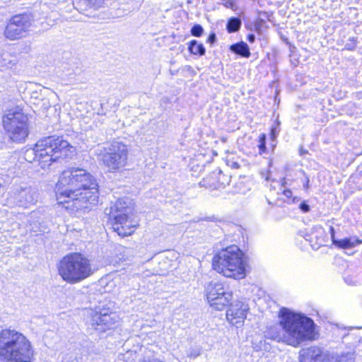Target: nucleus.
I'll list each match as a JSON object with an SVG mask.
<instances>
[{
    "label": "nucleus",
    "mask_w": 362,
    "mask_h": 362,
    "mask_svg": "<svg viewBox=\"0 0 362 362\" xmlns=\"http://www.w3.org/2000/svg\"><path fill=\"white\" fill-rule=\"evenodd\" d=\"M280 326L271 327L265 337L278 342H284L294 347L305 341L315 339L314 320L302 313L282 308L279 313Z\"/></svg>",
    "instance_id": "obj_1"
},
{
    "label": "nucleus",
    "mask_w": 362,
    "mask_h": 362,
    "mask_svg": "<svg viewBox=\"0 0 362 362\" xmlns=\"http://www.w3.org/2000/svg\"><path fill=\"white\" fill-rule=\"evenodd\" d=\"M76 148L63 136L52 135L37 141L34 148L25 152V160L30 163L37 160L42 169H47L54 163L71 159Z\"/></svg>",
    "instance_id": "obj_2"
},
{
    "label": "nucleus",
    "mask_w": 362,
    "mask_h": 362,
    "mask_svg": "<svg viewBox=\"0 0 362 362\" xmlns=\"http://www.w3.org/2000/svg\"><path fill=\"white\" fill-rule=\"evenodd\" d=\"M34 349L22 333L14 329L0 332V359L4 362H31Z\"/></svg>",
    "instance_id": "obj_3"
},
{
    "label": "nucleus",
    "mask_w": 362,
    "mask_h": 362,
    "mask_svg": "<svg viewBox=\"0 0 362 362\" xmlns=\"http://www.w3.org/2000/svg\"><path fill=\"white\" fill-rule=\"evenodd\" d=\"M245 257L238 246L233 245L222 249L214 255L212 267L217 272L235 279L245 276Z\"/></svg>",
    "instance_id": "obj_4"
},
{
    "label": "nucleus",
    "mask_w": 362,
    "mask_h": 362,
    "mask_svg": "<svg viewBox=\"0 0 362 362\" xmlns=\"http://www.w3.org/2000/svg\"><path fill=\"white\" fill-rule=\"evenodd\" d=\"M95 180L84 169L78 168L66 169L62 172L56 185L57 199L61 203H69L68 198Z\"/></svg>",
    "instance_id": "obj_5"
},
{
    "label": "nucleus",
    "mask_w": 362,
    "mask_h": 362,
    "mask_svg": "<svg viewBox=\"0 0 362 362\" xmlns=\"http://www.w3.org/2000/svg\"><path fill=\"white\" fill-rule=\"evenodd\" d=\"M62 279L74 284L82 281L93 273L90 260L79 252H71L64 256L58 267Z\"/></svg>",
    "instance_id": "obj_6"
},
{
    "label": "nucleus",
    "mask_w": 362,
    "mask_h": 362,
    "mask_svg": "<svg viewBox=\"0 0 362 362\" xmlns=\"http://www.w3.org/2000/svg\"><path fill=\"white\" fill-rule=\"evenodd\" d=\"M3 129L10 140L21 144L30 134V123L28 115L20 106L4 110L2 117Z\"/></svg>",
    "instance_id": "obj_7"
},
{
    "label": "nucleus",
    "mask_w": 362,
    "mask_h": 362,
    "mask_svg": "<svg viewBox=\"0 0 362 362\" xmlns=\"http://www.w3.org/2000/svg\"><path fill=\"white\" fill-rule=\"evenodd\" d=\"M98 159L109 172H117L123 169L128 160L129 149L126 144L113 141L107 147L98 149Z\"/></svg>",
    "instance_id": "obj_8"
},
{
    "label": "nucleus",
    "mask_w": 362,
    "mask_h": 362,
    "mask_svg": "<svg viewBox=\"0 0 362 362\" xmlns=\"http://www.w3.org/2000/svg\"><path fill=\"white\" fill-rule=\"evenodd\" d=\"M88 324L90 328L100 332L112 329L119 322V316L115 312L110 311L104 305L96 306L88 313Z\"/></svg>",
    "instance_id": "obj_9"
},
{
    "label": "nucleus",
    "mask_w": 362,
    "mask_h": 362,
    "mask_svg": "<svg viewBox=\"0 0 362 362\" xmlns=\"http://www.w3.org/2000/svg\"><path fill=\"white\" fill-rule=\"evenodd\" d=\"M206 293L210 305L217 310H223L233 298V293L228 286L219 281L209 284Z\"/></svg>",
    "instance_id": "obj_10"
},
{
    "label": "nucleus",
    "mask_w": 362,
    "mask_h": 362,
    "mask_svg": "<svg viewBox=\"0 0 362 362\" xmlns=\"http://www.w3.org/2000/svg\"><path fill=\"white\" fill-rule=\"evenodd\" d=\"M99 198L98 185L95 181L90 182L87 187L81 189L73 194L67 200L71 202V206L76 211H85L88 209V204L92 205L97 204Z\"/></svg>",
    "instance_id": "obj_11"
},
{
    "label": "nucleus",
    "mask_w": 362,
    "mask_h": 362,
    "mask_svg": "<svg viewBox=\"0 0 362 362\" xmlns=\"http://www.w3.org/2000/svg\"><path fill=\"white\" fill-rule=\"evenodd\" d=\"M32 23L28 14H19L13 16L8 21L4 30V36L10 40H15L26 36Z\"/></svg>",
    "instance_id": "obj_12"
},
{
    "label": "nucleus",
    "mask_w": 362,
    "mask_h": 362,
    "mask_svg": "<svg viewBox=\"0 0 362 362\" xmlns=\"http://www.w3.org/2000/svg\"><path fill=\"white\" fill-rule=\"evenodd\" d=\"M249 306L244 302L236 300L231 303L226 312V319L233 326L240 327L246 319Z\"/></svg>",
    "instance_id": "obj_13"
},
{
    "label": "nucleus",
    "mask_w": 362,
    "mask_h": 362,
    "mask_svg": "<svg viewBox=\"0 0 362 362\" xmlns=\"http://www.w3.org/2000/svg\"><path fill=\"white\" fill-rule=\"evenodd\" d=\"M37 196L30 187H16L11 196V201L17 206L28 208L37 202Z\"/></svg>",
    "instance_id": "obj_14"
},
{
    "label": "nucleus",
    "mask_w": 362,
    "mask_h": 362,
    "mask_svg": "<svg viewBox=\"0 0 362 362\" xmlns=\"http://www.w3.org/2000/svg\"><path fill=\"white\" fill-rule=\"evenodd\" d=\"M328 356L318 346H310L300 352L299 362H327Z\"/></svg>",
    "instance_id": "obj_15"
},
{
    "label": "nucleus",
    "mask_w": 362,
    "mask_h": 362,
    "mask_svg": "<svg viewBox=\"0 0 362 362\" xmlns=\"http://www.w3.org/2000/svg\"><path fill=\"white\" fill-rule=\"evenodd\" d=\"M130 201L128 198L118 199L110 208V217L112 219L129 216L132 212Z\"/></svg>",
    "instance_id": "obj_16"
},
{
    "label": "nucleus",
    "mask_w": 362,
    "mask_h": 362,
    "mask_svg": "<svg viewBox=\"0 0 362 362\" xmlns=\"http://www.w3.org/2000/svg\"><path fill=\"white\" fill-rule=\"evenodd\" d=\"M112 226L113 230L122 237L132 235L135 228V226L129 221V216L113 219Z\"/></svg>",
    "instance_id": "obj_17"
},
{
    "label": "nucleus",
    "mask_w": 362,
    "mask_h": 362,
    "mask_svg": "<svg viewBox=\"0 0 362 362\" xmlns=\"http://www.w3.org/2000/svg\"><path fill=\"white\" fill-rule=\"evenodd\" d=\"M105 2V0H78L74 4L76 8L81 13L88 10H96L100 8Z\"/></svg>",
    "instance_id": "obj_18"
},
{
    "label": "nucleus",
    "mask_w": 362,
    "mask_h": 362,
    "mask_svg": "<svg viewBox=\"0 0 362 362\" xmlns=\"http://www.w3.org/2000/svg\"><path fill=\"white\" fill-rule=\"evenodd\" d=\"M229 49L231 52L241 57L249 58L251 55L248 45L243 41L232 44Z\"/></svg>",
    "instance_id": "obj_19"
},
{
    "label": "nucleus",
    "mask_w": 362,
    "mask_h": 362,
    "mask_svg": "<svg viewBox=\"0 0 362 362\" xmlns=\"http://www.w3.org/2000/svg\"><path fill=\"white\" fill-rule=\"evenodd\" d=\"M361 243L362 240L357 236H351L343 239H338L334 245L341 249H349Z\"/></svg>",
    "instance_id": "obj_20"
},
{
    "label": "nucleus",
    "mask_w": 362,
    "mask_h": 362,
    "mask_svg": "<svg viewBox=\"0 0 362 362\" xmlns=\"http://www.w3.org/2000/svg\"><path fill=\"white\" fill-rule=\"evenodd\" d=\"M188 50L190 54L199 57L204 56L206 53V49L203 43L197 40H192L188 42Z\"/></svg>",
    "instance_id": "obj_21"
},
{
    "label": "nucleus",
    "mask_w": 362,
    "mask_h": 362,
    "mask_svg": "<svg viewBox=\"0 0 362 362\" xmlns=\"http://www.w3.org/2000/svg\"><path fill=\"white\" fill-rule=\"evenodd\" d=\"M242 25V21L240 17L233 16L228 19L226 29L228 33H237Z\"/></svg>",
    "instance_id": "obj_22"
},
{
    "label": "nucleus",
    "mask_w": 362,
    "mask_h": 362,
    "mask_svg": "<svg viewBox=\"0 0 362 362\" xmlns=\"http://www.w3.org/2000/svg\"><path fill=\"white\" fill-rule=\"evenodd\" d=\"M62 362H83V358L74 354H67L63 356Z\"/></svg>",
    "instance_id": "obj_23"
},
{
    "label": "nucleus",
    "mask_w": 362,
    "mask_h": 362,
    "mask_svg": "<svg viewBox=\"0 0 362 362\" xmlns=\"http://www.w3.org/2000/svg\"><path fill=\"white\" fill-rule=\"evenodd\" d=\"M267 136L264 134H261L259 136V144L258 148L259 153L262 154L266 152L267 146H266Z\"/></svg>",
    "instance_id": "obj_24"
},
{
    "label": "nucleus",
    "mask_w": 362,
    "mask_h": 362,
    "mask_svg": "<svg viewBox=\"0 0 362 362\" xmlns=\"http://www.w3.org/2000/svg\"><path fill=\"white\" fill-rule=\"evenodd\" d=\"M190 33L192 35L199 37L204 33V28L200 24H195L192 27Z\"/></svg>",
    "instance_id": "obj_25"
},
{
    "label": "nucleus",
    "mask_w": 362,
    "mask_h": 362,
    "mask_svg": "<svg viewBox=\"0 0 362 362\" xmlns=\"http://www.w3.org/2000/svg\"><path fill=\"white\" fill-rule=\"evenodd\" d=\"M266 24V21L262 18H258L254 22L253 29L258 34H261L262 32V28Z\"/></svg>",
    "instance_id": "obj_26"
},
{
    "label": "nucleus",
    "mask_w": 362,
    "mask_h": 362,
    "mask_svg": "<svg viewBox=\"0 0 362 362\" xmlns=\"http://www.w3.org/2000/svg\"><path fill=\"white\" fill-rule=\"evenodd\" d=\"M280 132V127H278V125H273L270 130V139L272 141H275L276 139V137L278 136Z\"/></svg>",
    "instance_id": "obj_27"
},
{
    "label": "nucleus",
    "mask_w": 362,
    "mask_h": 362,
    "mask_svg": "<svg viewBox=\"0 0 362 362\" xmlns=\"http://www.w3.org/2000/svg\"><path fill=\"white\" fill-rule=\"evenodd\" d=\"M356 47V40L354 37H351L348 40L347 42L345 44V49L347 50H354Z\"/></svg>",
    "instance_id": "obj_28"
},
{
    "label": "nucleus",
    "mask_w": 362,
    "mask_h": 362,
    "mask_svg": "<svg viewBox=\"0 0 362 362\" xmlns=\"http://www.w3.org/2000/svg\"><path fill=\"white\" fill-rule=\"evenodd\" d=\"M223 6L227 8H230L234 11H236L238 10V6L234 0H228L224 4Z\"/></svg>",
    "instance_id": "obj_29"
},
{
    "label": "nucleus",
    "mask_w": 362,
    "mask_h": 362,
    "mask_svg": "<svg viewBox=\"0 0 362 362\" xmlns=\"http://www.w3.org/2000/svg\"><path fill=\"white\" fill-rule=\"evenodd\" d=\"M299 209L303 212L307 213L310 210V205L306 201H303L299 204Z\"/></svg>",
    "instance_id": "obj_30"
},
{
    "label": "nucleus",
    "mask_w": 362,
    "mask_h": 362,
    "mask_svg": "<svg viewBox=\"0 0 362 362\" xmlns=\"http://www.w3.org/2000/svg\"><path fill=\"white\" fill-rule=\"evenodd\" d=\"M300 235L303 237L306 240L312 243L313 242V235H314V233H305V232H300Z\"/></svg>",
    "instance_id": "obj_31"
},
{
    "label": "nucleus",
    "mask_w": 362,
    "mask_h": 362,
    "mask_svg": "<svg viewBox=\"0 0 362 362\" xmlns=\"http://www.w3.org/2000/svg\"><path fill=\"white\" fill-rule=\"evenodd\" d=\"M216 41V35L215 33H211L207 37L206 42L211 45L214 44Z\"/></svg>",
    "instance_id": "obj_32"
},
{
    "label": "nucleus",
    "mask_w": 362,
    "mask_h": 362,
    "mask_svg": "<svg viewBox=\"0 0 362 362\" xmlns=\"http://www.w3.org/2000/svg\"><path fill=\"white\" fill-rule=\"evenodd\" d=\"M329 233L331 235L332 243L334 245L336 243V241L338 240V239L335 238V230L334 227L332 226L329 227Z\"/></svg>",
    "instance_id": "obj_33"
},
{
    "label": "nucleus",
    "mask_w": 362,
    "mask_h": 362,
    "mask_svg": "<svg viewBox=\"0 0 362 362\" xmlns=\"http://www.w3.org/2000/svg\"><path fill=\"white\" fill-rule=\"evenodd\" d=\"M288 49H289V52H290L289 56L291 57H294V54L297 51L296 47L294 45H293V44H289Z\"/></svg>",
    "instance_id": "obj_34"
},
{
    "label": "nucleus",
    "mask_w": 362,
    "mask_h": 362,
    "mask_svg": "<svg viewBox=\"0 0 362 362\" xmlns=\"http://www.w3.org/2000/svg\"><path fill=\"white\" fill-rule=\"evenodd\" d=\"M247 40L250 43H253L255 41V35L253 33H250L247 35Z\"/></svg>",
    "instance_id": "obj_35"
},
{
    "label": "nucleus",
    "mask_w": 362,
    "mask_h": 362,
    "mask_svg": "<svg viewBox=\"0 0 362 362\" xmlns=\"http://www.w3.org/2000/svg\"><path fill=\"white\" fill-rule=\"evenodd\" d=\"M284 194L287 197L290 198L292 197L293 192L291 189H285L284 191Z\"/></svg>",
    "instance_id": "obj_36"
},
{
    "label": "nucleus",
    "mask_w": 362,
    "mask_h": 362,
    "mask_svg": "<svg viewBox=\"0 0 362 362\" xmlns=\"http://www.w3.org/2000/svg\"><path fill=\"white\" fill-rule=\"evenodd\" d=\"M308 151L303 148V146H300L299 149V154L300 156H304L305 154L308 153Z\"/></svg>",
    "instance_id": "obj_37"
},
{
    "label": "nucleus",
    "mask_w": 362,
    "mask_h": 362,
    "mask_svg": "<svg viewBox=\"0 0 362 362\" xmlns=\"http://www.w3.org/2000/svg\"><path fill=\"white\" fill-rule=\"evenodd\" d=\"M309 183H310L309 178L306 177V182L303 185V187H304L305 189H308L309 187Z\"/></svg>",
    "instance_id": "obj_38"
},
{
    "label": "nucleus",
    "mask_w": 362,
    "mask_h": 362,
    "mask_svg": "<svg viewBox=\"0 0 362 362\" xmlns=\"http://www.w3.org/2000/svg\"><path fill=\"white\" fill-rule=\"evenodd\" d=\"M281 39L288 46L289 45V44H291L287 37H281Z\"/></svg>",
    "instance_id": "obj_39"
},
{
    "label": "nucleus",
    "mask_w": 362,
    "mask_h": 362,
    "mask_svg": "<svg viewBox=\"0 0 362 362\" xmlns=\"http://www.w3.org/2000/svg\"><path fill=\"white\" fill-rule=\"evenodd\" d=\"M143 362H164V361H160L158 359H152V360H149V361L144 360Z\"/></svg>",
    "instance_id": "obj_40"
},
{
    "label": "nucleus",
    "mask_w": 362,
    "mask_h": 362,
    "mask_svg": "<svg viewBox=\"0 0 362 362\" xmlns=\"http://www.w3.org/2000/svg\"><path fill=\"white\" fill-rule=\"evenodd\" d=\"M280 121L279 120V119L277 118L275 121V124H274L273 125H278L279 127H280Z\"/></svg>",
    "instance_id": "obj_41"
},
{
    "label": "nucleus",
    "mask_w": 362,
    "mask_h": 362,
    "mask_svg": "<svg viewBox=\"0 0 362 362\" xmlns=\"http://www.w3.org/2000/svg\"><path fill=\"white\" fill-rule=\"evenodd\" d=\"M271 145L272 146V148H274L276 146V141H272L271 140Z\"/></svg>",
    "instance_id": "obj_42"
},
{
    "label": "nucleus",
    "mask_w": 362,
    "mask_h": 362,
    "mask_svg": "<svg viewBox=\"0 0 362 362\" xmlns=\"http://www.w3.org/2000/svg\"><path fill=\"white\" fill-rule=\"evenodd\" d=\"M206 221H209V220H210V221H211V220H212V218H209V217H207V218H206Z\"/></svg>",
    "instance_id": "obj_43"
},
{
    "label": "nucleus",
    "mask_w": 362,
    "mask_h": 362,
    "mask_svg": "<svg viewBox=\"0 0 362 362\" xmlns=\"http://www.w3.org/2000/svg\"><path fill=\"white\" fill-rule=\"evenodd\" d=\"M246 28H247V29H250L251 30H252V28H249L247 25H246Z\"/></svg>",
    "instance_id": "obj_44"
},
{
    "label": "nucleus",
    "mask_w": 362,
    "mask_h": 362,
    "mask_svg": "<svg viewBox=\"0 0 362 362\" xmlns=\"http://www.w3.org/2000/svg\"><path fill=\"white\" fill-rule=\"evenodd\" d=\"M322 242L317 243V245H322Z\"/></svg>",
    "instance_id": "obj_45"
}]
</instances>
